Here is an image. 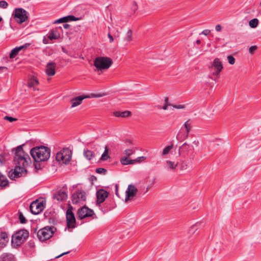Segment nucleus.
<instances>
[{
  "mask_svg": "<svg viewBox=\"0 0 261 261\" xmlns=\"http://www.w3.org/2000/svg\"><path fill=\"white\" fill-rule=\"evenodd\" d=\"M43 43L44 44H47L48 43V42H47V40H46V39L45 38V37H44V39L43 40Z\"/></svg>",
  "mask_w": 261,
  "mask_h": 261,
  "instance_id": "56",
  "label": "nucleus"
},
{
  "mask_svg": "<svg viewBox=\"0 0 261 261\" xmlns=\"http://www.w3.org/2000/svg\"><path fill=\"white\" fill-rule=\"evenodd\" d=\"M18 216L20 222L21 223H25L27 221L25 217L23 216L22 213L21 212H18Z\"/></svg>",
  "mask_w": 261,
  "mask_h": 261,
  "instance_id": "37",
  "label": "nucleus"
},
{
  "mask_svg": "<svg viewBox=\"0 0 261 261\" xmlns=\"http://www.w3.org/2000/svg\"><path fill=\"white\" fill-rule=\"evenodd\" d=\"M4 119L5 120H8L10 122H13L14 121H16L17 120L16 118H13V117H10V116H6L4 117Z\"/></svg>",
  "mask_w": 261,
  "mask_h": 261,
  "instance_id": "42",
  "label": "nucleus"
},
{
  "mask_svg": "<svg viewBox=\"0 0 261 261\" xmlns=\"http://www.w3.org/2000/svg\"><path fill=\"white\" fill-rule=\"evenodd\" d=\"M199 141H194L193 142V144H194L196 147H197L199 145Z\"/></svg>",
  "mask_w": 261,
  "mask_h": 261,
  "instance_id": "53",
  "label": "nucleus"
},
{
  "mask_svg": "<svg viewBox=\"0 0 261 261\" xmlns=\"http://www.w3.org/2000/svg\"><path fill=\"white\" fill-rule=\"evenodd\" d=\"M29 232L26 230H20L12 236V243L16 246L20 245L29 237Z\"/></svg>",
  "mask_w": 261,
  "mask_h": 261,
  "instance_id": "6",
  "label": "nucleus"
},
{
  "mask_svg": "<svg viewBox=\"0 0 261 261\" xmlns=\"http://www.w3.org/2000/svg\"><path fill=\"white\" fill-rule=\"evenodd\" d=\"M184 127L186 128V134L185 137V139H187L188 137L189 133L191 130V123L189 122V121H187L184 124Z\"/></svg>",
  "mask_w": 261,
  "mask_h": 261,
  "instance_id": "31",
  "label": "nucleus"
},
{
  "mask_svg": "<svg viewBox=\"0 0 261 261\" xmlns=\"http://www.w3.org/2000/svg\"><path fill=\"white\" fill-rule=\"evenodd\" d=\"M3 19L2 18V17L0 16V22H1L2 21Z\"/></svg>",
  "mask_w": 261,
  "mask_h": 261,
  "instance_id": "61",
  "label": "nucleus"
},
{
  "mask_svg": "<svg viewBox=\"0 0 261 261\" xmlns=\"http://www.w3.org/2000/svg\"><path fill=\"white\" fill-rule=\"evenodd\" d=\"M115 194L119 197L120 198L118 193V186L117 185H115Z\"/></svg>",
  "mask_w": 261,
  "mask_h": 261,
  "instance_id": "48",
  "label": "nucleus"
},
{
  "mask_svg": "<svg viewBox=\"0 0 261 261\" xmlns=\"http://www.w3.org/2000/svg\"><path fill=\"white\" fill-rule=\"evenodd\" d=\"M38 83L39 82L37 79L35 77H32L29 80L28 86L30 87H33L34 90H38V89H35L34 87L35 86L37 85Z\"/></svg>",
  "mask_w": 261,
  "mask_h": 261,
  "instance_id": "28",
  "label": "nucleus"
},
{
  "mask_svg": "<svg viewBox=\"0 0 261 261\" xmlns=\"http://www.w3.org/2000/svg\"><path fill=\"white\" fill-rule=\"evenodd\" d=\"M56 230L54 226H46L40 229L37 232V237L41 241H44L50 239Z\"/></svg>",
  "mask_w": 261,
  "mask_h": 261,
  "instance_id": "5",
  "label": "nucleus"
},
{
  "mask_svg": "<svg viewBox=\"0 0 261 261\" xmlns=\"http://www.w3.org/2000/svg\"><path fill=\"white\" fill-rule=\"evenodd\" d=\"M108 196L109 193L107 191L102 189L98 190L96 192L97 204L99 205L103 202Z\"/></svg>",
  "mask_w": 261,
  "mask_h": 261,
  "instance_id": "15",
  "label": "nucleus"
},
{
  "mask_svg": "<svg viewBox=\"0 0 261 261\" xmlns=\"http://www.w3.org/2000/svg\"><path fill=\"white\" fill-rule=\"evenodd\" d=\"M127 142L130 144H132V141L130 140H128Z\"/></svg>",
  "mask_w": 261,
  "mask_h": 261,
  "instance_id": "59",
  "label": "nucleus"
},
{
  "mask_svg": "<svg viewBox=\"0 0 261 261\" xmlns=\"http://www.w3.org/2000/svg\"><path fill=\"white\" fill-rule=\"evenodd\" d=\"M23 48L24 46H20L13 48L10 54V58L13 59L15 58L16 56L18 54L19 51H20Z\"/></svg>",
  "mask_w": 261,
  "mask_h": 261,
  "instance_id": "27",
  "label": "nucleus"
},
{
  "mask_svg": "<svg viewBox=\"0 0 261 261\" xmlns=\"http://www.w3.org/2000/svg\"><path fill=\"white\" fill-rule=\"evenodd\" d=\"M9 184V181L7 178L0 173V186L6 187Z\"/></svg>",
  "mask_w": 261,
  "mask_h": 261,
  "instance_id": "29",
  "label": "nucleus"
},
{
  "mask_svg": "<svg viewBox=\"0 0 261 261\" xmlns=\"http://www.w3.org/2000/svg\"><path fill=\"white\" fill-rule=\"evenodd\" d=\"M77 215L79 219H83L92 216L94 215V213L92 210L86 206H84L78 210Z\"/></svg>",
  "mask_w": 261,
  "mask_h": 261,
  "instance_id": "12",
  "label": "nucleus"
},
{
  "mask_svg": "<svg viewBox=\"0 0 261 261\" xmlns=\"http://www.w3.org/2000/svg\"><path fill=\"white\" fill-rule=\"evenodd\" d=\"M168 106H172V105L171 104H167V103H165L164 104V106L162 107V109L164 110H166L167 109V108H168Z\"/></svg>",
  "mask_w": 261,
  "mask_h": 261,
  "instance_id": "52",
  "label": "nucleus"
},
{
  "mask_svg": "<svg viewBox=\"0 0 261 261\" xmlns=\"http://www.w3.org/2000/svg\"><path fill=\"white\" fill-rule=\"evenodd\" d=\"M30 154L35 162H43L49 158L50 149L44 146H36L31 149Z\"/></svg>",
  "mask_w": 261,
  "mask_h": 261,
  "instance_id": "2",
  "label": "nucleus"
},
{
  "mask_svg": "<svg viewBox=\"0 0 261 261\" xmlns=\"http://www.w3.org/2000/svg\"><path fill=\"white\" fill-rule=\"evenodd\" d=\"M172 106L175 108L178 109H181L185 108V106L182 105H172Z\"/></svg>",
  "mask_w": 261,
  "mask_h": 261,
  "instance_id": "45",
  "label": "nucleus"
},
{
  "mask_svg": "<svg viewBox=\"0 0 261 261\" xmlns=\"http://www.w3.org/2000/svg\"><path fill=\"white\" fill-rule=\"evenodd\" d=\"M45 203L44 201L36 200L33 201L30 206L31 212L34 215H38L45 208Z\"/></svg>",
  "mask_w": 261,
  "mask_h": 261,
  "instance_id": "8",
  "label": "nucleus"
},
{
  "mask_svg": "<svg viewBox=\"0 0 261 261\" xmlns=\"http://www.w3.org/2000/svg\"><path fill=\"white\" fill-rule=\"evenodd\" d=\"M79 19L80 18L75 17L72 15H68L57 19L54 22V23H60L63 22H66L69 21H76Z\"/></svg>",
  "mask_w": 261,
  "mask_h": 261,
  "instance_id": "20",
  "label": "nucleus"
},
{
  "mask_svg": "<svg viewBox=\"0 0 261 261\" xmlns=\"http://www.w3.org/2000/svg\"><path fill=\"white\" fill-rule=\"evenodd\" d=\"M70 252L69 251H67V252H63L62 253H61V254L57 256L55 258H59L62 256H63L64 255H65V254H67L69 253Z\"/></svg>",
  "mask_w": 261,
  "mask_h": 261,
  "instance_id": "49",
  "label": "nucleus"
},
{
  "mask_svg": "<svg viewBox=\"0 0 261 261\" xmlns=\"http://www.w3.org/2000/svg\"><path fill=\"white\" fill-rule=\"evenodd\" d=\"M132 31L131 30H128L126 33V36L125 37V40L127 41H130L132 40Z\"/></svg>",
  "mask_w": 261,
  "mask_h": 261,
  "instance_id": "36",
  "label": "nucleus"
},
{
  "mask_svg": "<svg viewBox=\"0 0 261 261\" xmlns=\"http://www.w3.org/2000/svg\"><path fill=\"white\" fill-rule=\"evenodd\" d=\"M71 151L68 148H63L56 154V160L60 163L67 164L71 160Z\"/></svg>",
  "mask_w": 261,
  "mask_h": 261,
  "instance_id": "4",
  "label": "nucleus"
},
{
  "mask_svg": "<svg viewBox=\"0 0 261 261\" xmlns=\"http://www.w3.org/2000/svg\"><path fill=\"white\" fill-rule=\"evenodd\" d=\"M173 148V144H171V145H168V146H166L163 150L162 155L163 156H165L166 155L168 154L169 153V152L170 151V150Z\"/></svg>",
  "mask_w": 261,
  "mask_h": 261,
  "instance_id": "32",
  "label": "nucleus"
},
{
  "mask_svg": "<svg viewBox=\"0 0 261 261\" xmlns=\"http://www.w3.org/2000/svg\"><path fill=\"white\" fill-rule=\"evenodd\" d=\"M63 27H64V29H68V28H69L70 25H69V24H68L65 23V24H64L63 25Z\"/></svg>",
  "mask_w": 261,
  "mask_h": 261,
  "instance_id": "54",
  "label": "nucleus"
},
{
  "mask_svg": "<svg viewBox=\"0 0 261 261\" xmlns=\"http://www.w3.org/2000/svg\"><path fill=\"white\" fill-rule=\"evenodd\" d=\"M155 178H154L152 180L151 184L150 185L148 186L146 192H147L148 191V190L151 187V186L154 184V183L155 182Z\"/></svg>",
  "mask_w": 261,
  "mask_h": 261,
  "instance_id": "47",
  "label": "nucleus"
},
{
  "mask_svg": "<svg viewBox=\"0 0 261 261\" xmlns=\"http://www.w3.org/2000/svg\"><path fill=\"white\" fill-rule=\"evenodd\" d=\"M210 32L211 31L209 30H204L201 32V34L207 36L210 33Z\"/></svg>",
  "mask_w": 261,
  "mask_h": 261,
  "instance_id": "46",
  "label": "nucleus"
},
{
  "mask_svg": "<svg viewBox=\"0 0 261 261\" xmlns=\"http://www.w3.org/2000/svg\"><path fill=\"white\" fill-rule=\"evenodd\" d=\"M144 156L139 157L136 160H130L127 157H123L120 160V163L123 165H127L129 164H134L136 162H140L141 159H144Z\"/></svg>",
  "mask_w": 261,
  "mask_h": 261,
  "instance_id": "21",
  "label": "nucleus"
},
{
  "mask_svg": "<svg viewBox=\"0 0 261 261\" xmlns=\"http://www.w3.org/2000/svg\"><path fill=\"white\" fill-rule=\"evenodd\" d=\"M194 149L193 145H190L187 143H184L179 147L178 149V154L179 156L185 157L191 150Z\"/></svg>",
  "mask_w": 261,
  "mask_h": 261,
  "instance_id": "16",
  "label": "nucleus"
},
{
  "mask_svg": "<svg viewBox=\"0 0 261 261\" xmlns=\"http://www.w3.org/2000/svg\"><path fill=\"white\" fill-rule=\"evenodd\" d=\"M56 64L55 62H49L46 66L45 72L48 76H53L56 73Z\"/></svg>",
  "mask_w": 261,
  "mask_h": 261,
  "instance_id": "18",
  "label": "nucleus"
},
{
  "mask_svg": "<svg viewBox=\"0 0 261 261\" xmlns=\"http://www.w3.org/2000/svg\"><path fill=\"white\" fill-rule=\"evenodd\" d=\"M72 210V206L69 205L66 213L67 226L68 228H74L75 227L76 220Z\"/></svg>",
  "mask_w": 261,
  "mask_h": 261,
  "instance_id": "9",
  "label": "nucleus"
},
{
  "mask_svg": "<svg viewBox=\"0 0 261 261\" xmlns=\"http://www.w3.org/2000/svg\"><path fill=\"white\" fill-rule=\"evenodd\" d=\"M200 224H195L192 225L189 229V233L191 234H194L198 229Z\"/></svg>",
  "mask_w": 261,
  "mask_h": 261,
  "instance_id": "34",
  "label": "nucleus"
},
{
  "mask_svg": "<svg viewBox=\"0 0 261 261\" xmlns=\"http://www.w3.org/2000/svg\"><path fill=\"white\" fill-rule=\"evenodd\" d=\"M60 36V33L57 30H51L48 34V38L50 40L57 39Z\"/></svg>",
  "mask_w": 261,
  "mask_h": 261,
  "instance_id": "23",
  "label": "nucleus"
},
{
  "mask_svg": "<svg viewBox=\"0 0 261 261\" xmlns=\"http://www.w3.org/2000/svg\"><path fill=\"white\" fill-rule=\"evenodd\" d=\"M83 154L84 156L88 160H91L95 157V153L93 151L88 150V149H85L84 150Z\"/></svg>",
  "mask_w": 261,
  "mask_h": 261,
  "instance_id": "24",
  "label": "nucleus"
},
{
  "mask_svg": "<svg viewBox=\"0 0 261 261\" xmlns=\"http://www.w3.org/2000/svg\"><path fill=\"white\" fill-rule=\"evenodd\" d=\"M130 112L128 111H125L123 112L116 111L114 113V116L117 117H127L130 116Z\"/></svg>",
  "mask_w": 261,
  "mask_h": 261,
  "instance_id": "26",
  "label": "nucleus"
},
{
  "mask_svg": "<svg viewBox=\"0 0 261 261\" xmlns=\"http://www.w3.org/2000/svg\"><path fill=\"white\" fill-rule=\"evenodd\" d=\"M178 165V162L166 160L165 163L164 168L168 171H175Z\"/></svg>",
  "mask_w": 261,
  "mask_h": 261,
  "instance_id": "19",
  "label": "nucleus"
},
{
  "mask_svg": "<svg viewBox=\"0 0 261 261\" xmlns=\"http://www.w3.org/2000/svg\"><path fill=\"white\" fill-rule=\"evenodd\" d=\"M34 167L36 172H37L38 170H41L43 167V166H42L40 162H35L34 164Z\"/></svg>",
  "mask_w": 261,
  "mask_h": 261,
  "instance_id": "35",
  "label": "nucleus"
},
{
  "mask_svg": "<svg viewBox=\"0 0 261 261\" xmlns=\"http://www.w3.org/2000/svg\"><path fill=\"white\" fill-rule=\"evenodd\" d=\"M67 198V193L66 190H59L53 195V199L57 202L65 200Z\"/></svg>",
  "mask_w": 261,
  "mask_h": 261,
  "instance_id": "14",
  "label": "nucleus"
},
{
  "mask_svg": "<svg viewBox=\"0 0 261 261\" xmlns=\"http://www.w3.org/2000/svg\"><path fill=\"white\" fill-rule=\"evenodd\" d=\"M221 26L220 24H217L216 26L215 29L217 32H219L221 30Z\"/></svg>",
  "mask_w": 261,
  "mask_h": 261,
  "instance_id": "50",
  "label": "nucleus"
},
{
  "mask_svg": "<svg viewBox=\"0 0 261 261\" xmlns=\"http://www.w3.org/2000/svg\"><path fill=\"white\" fill-rule=\"evenodd\" d=\"M169 99L167 97H165V103L169 104L168 103Z\"/></svg>",
  "mask_w": 261,
  "mask_h": 261,
  "instance_id": "55",
  "label": "nucleus"
},
{
  "mask_svg": "<svg viewBox=\"0 0 261 261\" xmlns=\"http://www.w3.org/2000/svg\"><path fill=\"white\" fill-rule=\"evenodd\" d=\"M9 241L8 235L6 232L0 233V248L4 247Z\"/></svg>",
  "mask_w": 261,
  "mask_h": 261,
  "instance_id": "22",
  "label": "nucleus"
},
{
  "mask_svg": "<svg viewBox=\"0 0 261 261\" xmlns=\"http://www.w3.org/2000/svg\"><path fill=\"white\" fill-rule=\"evenodd\" d=\"M134 151L130 149H126L124 151L123 153L127 156H129L134 153Z\"/></svg>",
  "mask_w": 261,
  "mask_h": 261,
  "instance_id": "39",
  "label": "nucleus"
},
{
  "mask_svg": "<svg viewBox=\"0 0 261 261\" xmlns=\"http://www.w3.org/2000/svg\"><path fill=\"white\" fill-rule=\"evenodd\" d=\"M108 36L110 39V42L111 43L112 42L114 41V39H113L112 35H111V34L110 33H109Z\"/></svg>",
  "mask_w": 261,
  "mask_h": 261,
  "instance_id": "51",
  "label": "nucleus"
},
{
  "mask_svg": "<svg viewBox=\"0 0 261 261\" xmlns=\"http://www.w3.org/2000/svg\"><path fill=\"white\" fill-rule=\"evenodd\" d=\"M2 69H7V68L5 67H0V70Z\"/></svg>",
  "mask_w": 261,
  "mask_h": 261,
  "instance_id": "58",
  "label": "nucleus"
},
{
  "mask_svg": "<svg viewBox=\"0 0 261 261\" xmlns=\"http://www.w3.org/2000/svg\"><path fill=\"white\" fill-rule=\"evenodd\" d=\"M109 148L108 146L105 147V151L101 155L100 160L106 161L110 158V156L108 155Z\"/></svg>",
  "mask_w": 261,
  "mask_h": 261,
  "instance_id": "30",
  "label": "nucleus"
},
{
  "mask_svg": "<svg viewBox=\"0 0 261 261\" xmlns=\"http://www.w3.org/2000/svg\"><path fill=\"white\" fill-rule=\"evenodd\" d=\"M23 145H19L13 149V150H15L14 162L16 166L14 169L9 172L8 176L11 179L24 176L28 173L25 168L29 165L31 161L29 155L23 151L22 148Z\"/></svg>",
  "mask_w": 261,
  "mask_h": 261,
  "instance_id": "1",
  "label": "nucleus"
},
{
  "mask_svg": "<svg viewBox=\"0 0 261 261\" xmlns=\"http://www.w3.org/2000/svg\"><path fill=\"white\" fill-rule=\"evenodd\" d=\"M8 4L7 3V2H6L5 1H0V7L1 8L6 9L8 7Z\"/></svg>",
  "mask_w": 261,
  "mask_h": 261,
  "instance_id": "41",
  "label": "nucleus"
},
{
  "mask_svg": "<svg viewBox=\"0 0 261 261\" xmlns=\"http://www.w3.org/2000/svg\"><path fill=\"white\" fill-rule=\"evenodd\" d=\"M227 60L229 63L231 65H233L235 63L236 60L232 56H228L227 57Z\"/></svg>",
  "mask_w": 261,
  "mask_h": 261,
  "instance_id": "40",
  "label": "nucleus"
},
{
  "mask_svg": "<svg viewBox=\"0 0 261 261\" xmlns=\"http://www.w3.org/2000/svg\"><path fill=\"white\" fill-rule=\"evenodd\" d=\"M86 194L84 191H79L74 193L72 196V202L73 204H77L81 201H86Z\"/></svg>",
  "mask_w": 261,
  "mask_h": 261,
  "instance_id": "13",
  "label": "nucleus"
},
{
  "mask_svg": "<svg viewBox=\"0 0 261 261\" xmlns=\"http://www.w3.org/2000/svg\"><path fill=\"white\" fill-rule=\"evenodd\" d=\"M13 15L15 20L19 24L25 22L28 18L27 12L22 8H16Z\"/></svg>",
  "mask_w": 261,
  "mask_h": 261,
  "instance_id": "7",
  "label": "nucleus"
},
{
  "mask_svg": "<svg viewBox=\"0 0 261 261\" xmlns=\"http://www.w3.org/2000/svg\"><path fill=\"white\" fill-rule=\"evenodd\" d=\"M187 169V165L185 161H182L181 162V167L180 169L181 170H186Z\"/></svg>",
  "mask_w": 261,
  "mask_h": 261,
  "instance_id": "44",
  "label": "nucleus"
},
{
  "mask_svg": "<svg viewBox=\"0 0 261 261\" xmlns=\"http://www.w3.org/2000/svg\"><path fill=\"white\" fill-rule=\"evenodd\" d=\"M102 95L100 94H92L91 95V96L85 95V96H80L76 97H74L73 98H72L70 100V102L71 103V108H74L75 107H77L81 104L83 100H84L85 98H90V97H101Z\"/></svg>",
  "mask_w": 261,
  "mask_h": 261,
  "instance_id": "11",
  "label": "nucleus"
},
{
  "mask_svg": "<svg viewBox=\"0 0 261 261\" xmlns=\"http://www.w3.org/2000/svg\"><path fill=\"white\" fill-rule=\"evenodd\" d=\"M112 64V60L109 57H98L94 61V66L97 71L108 69Z\"/></svg>",
  "mask_w": 261,
  "mask_h": 261,
  "instance_id": "3",
  "label": "nucleus"
},
{
  "mask_svg": "<svg viewBox=\"0 0 261 261\" xmlns=\"http://www.w3.org/2000/svg\"><path fill=\"white\" fill-rule=\"evenodd\" d=\"M138 192L137 188L133 185H129L126 191L125 202H127L129 198L135 196Z\"/></svg>",
  "mask_w": 261,
  "mask_h": 261,
  "instance_id": "17",
  "label": "nucleus"
},
{
  "mask_svg": "<svg viewBox=\"0 0 261 261\" xmlns=\"http://www.w3.org/2000/svg\"><path fill=\"white\" fill-rule=\"evenodd\" d=\"M209 68L212 71H214L212 72L213 75L218 76L221 72L223 67L220 60L216 58L214 60L212 65Z\"/></svg>",
  "mask_w": 261,
  "mask_h": 261,
  "instance_id": "10",
  "label": "nucleus"
},
{
  "mask_svg": "<svg viewBox=\"0 0 261 261\" xmlns=\"http://www.w3.org/2000/svg\"><path fill=\"white\" fill-rule=\"evenodd\" d=\"M107 171V170L103 168H98L96 169V172L98 174H105Z\"/></svg>",
  "mask_w": 261,
  "mask_h": 261,
  "instance_id": "38",
  "label": "nucleus"
},
{
  "mask_svg": "<svg viewBox=\"0 0 261 261\" xmlns=\"http://www.w3.org/2000/svg\"><path fill=\"white\" fill-rule=\"evenodd\" d=\"M0 261H14V257L11 254L4 253L0 256Z\"/></svg>",
  "mask_w": 261,
  "mask_h": 261,
  "instance_id": "25",
  "label": "nucleus"
},
{
  "mask_svg": "<svg viewBox=\"0 0 261 261\" xmlns=\"http://www.w3.org/2000/svg\"><path fill=\"white\" fill-rule=\"evenodd\" d=\"M260 6H261V2H260Z\"/></svg>",
  "mask_w": 261,
  "mask_h": 261,
  "instance_id": "62",
  "label": "nucleus"
},
{
  "mask_svg": "<svg viewBox=\"0 0 261 261\" xmlns=\"http://www.w3.org/2000/svg\"><path fill=\"white\" fill-rule=\"evenodd\" d=\"M249 24L251 28H255L258 24V20L257 18H253L250 20Z\"/></svg>",
  "mask_w": 261,
  "mask_h": 261,
  "instance_id": "33",
  "label": "nucleus"
},
{
  "mask_svg": "<svg viewBox=\"0 0 261 261\" xmlns=\"http://www.w3.org/2000/svg\"><path fill=\"white\" fill-rule=\"evenodd\" d=\"M201 43V41L200 40H197L196 41V43L197 44H199Z\"/></svg>",
  "mask_w": 261,
  "mask_h": 261,
  "instance_id": "57",
  "label": "nucleus"
},
{
  "mask_svg": "<svg viewBox=\"0 0 261 261\" xmlns=\"http://www.w3.org/2000/svg\"><path fill=\"white\" fill-rule=\"evenodd\" d=\"M257 47L256 46H251L249 49V52L250 54H252L256 49Z\"/></svg>",
  "mask_w": 261,
  "mask_h": 261,
  "instance_id": "43",
  "label": "nucleus"
},
{
  "mask_svg": "<svg viewBox=\"0 0 261 261\" xmlns=\"http://www.w3.org/2000/svg\"><path fill=\"white\" fill-rule=\"evenodd\" d=\"M109 210H110V208H109V209H107V210L105 211V212H108V211H109Z\"/></svg>",
  "mask_w": 261,
  "mask_h": 261,
  "instance_id": "60",
  "label": "nucleus"
}]
</instances>
